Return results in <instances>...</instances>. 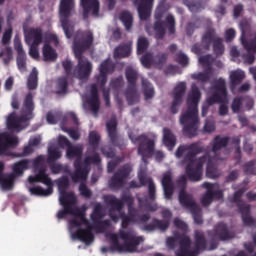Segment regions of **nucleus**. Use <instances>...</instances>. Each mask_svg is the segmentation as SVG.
<instances>
[{
	"label": "nucleus",
	"mask_w": 256,
	"mask_h": 256,
	"mask_svg": "<svg viewBox=\"0 0 256 256\" xmlns=\"http://www.w3.org/2000/svg\"><path fill=\"white\" fill-rule=\"evenodd\" d=\"M141 83L145 100L149 101V99H153L155 97V88L153 87V84L146 78H142Z\"/></svg>",
	"instance_id": "nucleus-39"
},
{
	"label": "nucleus",
	"mask_w": 256,
	"mask_h": 256,
	"mask_svg": "<svg viewBox=\"0 0 256 256\" xmlns=\"http://www.w3.org/2000/svg\"><path fill=\"white\" fill-rule=\"evenodd\" d=\"M60 205L63 210L58 211L57 219H65L67 215H74L75 218L70 220L72 227H81L82 225H89V220L85 217V212L79 207H75L77 199L59 198Z\"/></svg>",
	"instance_id": "nucleus-8"
},
{
	"label": "nucleus",
	"mask_w": 256,
	"mask_h": 256,
	"mask_svg": "<svg viewBox=\"0 0 256 256\" xmlns=\"http://www.w3.org/2000/svg\"><path fill=\"white\" fill-rule=\"evenodd\" d=\"M92 227L87 226V229H78L76 232L72 234L73 239H78L79 241H82V243H85V245H91L93 241H95V236L92 232Z\"/></svg>",
	"instance_id": "nucleus-29"
},
{
	"label": "nucleus",
	"mask_w": 256,
	"mask_h": 256,
	"mask_svg": "<svg viewBox=\"0 0 256 256\" xmlns=\"http://www.w3.org/2000/svg\"><path fill=\"white\" fill-rule=\"evenodd\" d=\"M125 77L128 83L125 97L128 101V105H134L137 99V79H139V72L132 67H127L125 70Z\"/></svg>",
	"instance_id": "nucleus-15"
},
{
	"label": "nucleus",
	"mask_w": 256,
	"mask_h": 256,
	"mask_svg": "<svg viewBox=\"0 0 256 256\" xmlns=\"http://www.w3.org/2000/svg\"><path fill=\"white\" fill-rule=\"evenodd\" d=\"M205 148L199 142L180 145L175 155L177 159L183 157L182 163L186 165V175L189 181L197 183L203 179V165L207 162V155L200 157L197 161V155H201Z\"/></svg>",
	"instance_id": "nucleus-1"
},
{
	"label": "nucleus",
	"mask_w": 256,
	"mask_h": 256,
	"mask_svg": "<svg viewBox=\"0 0 256 256\" xmlns=\"http://www.w3.org/2000/svg\"><path fill=\"white\" fill-rule=\"evenodd\" d=\"M24 39L27 45H41L43 43V29L29 28L25 30Z\"/></svg>",
	"instance_id": "nucleus-24"
},
{
	"label": "nucleus",
	"mask_w": 256,
	"mask_h": 256,
	"mask_svg": "<svg viewBox=\"0 0 256 256\" xmlns=\"http://www.w3.org/2000/svg\"><path fill=\"white\" fill-rule=\"evenodd\" d=\"M161 183L164 191V197L165 199L170 201V199H173V193L175 191V184L173 183V173H171V171L164 172Z\"/></svg>",
	"instance_id": "nucleus-25"
},
{
	"label": "nucleus",
	"mask_w": 256,
	"mask_h": 256,
	"mask_svg": "<svg viewBox=\"0 0 256 256\" xmlns=\"http://www.w3.org/2000/svg\"><path fill=\"white\" fill-rule=\"evenodd\" d=\"M33 111H35V100L33 99V93L29 92L24 97L21 116H17L15 112L8 116L7 127L9 131H21L23 129V123H27V121H31L35 117Z\"/></svg>",
	"instance_id": "nucleus-5"
},
{
	"label": "nucleus",
	"mask_w": 256,
	"mask_h": 256,
	"mask_svg": "<svg viewBox=\"0 0 256 256\" xmlns=\"http://www.w3.org/2000/svg\"><path fill=\"white\" fill-rule=\"evenodd\" d=\"M243 79H245V72L243 71H232L230 73V89L231 91H235L237 89L238 85H241L243 83Z\"/></svg>",
	"instance_id": "nucleus-38"
},
{
	"label": "nucleus",
	"mask_w": 256,
	"mask_h": 256,
	"mask_svg": "<svg viewBox=\"0 0 256 256\" xmlns=\"http://www.w3.org/2000/svg\"><path fill=\"white\" fill-rule=\"evenodd\" d=\"M104 201L110 207L109 211H122L126 203L128 215H120L122 219V229H127L131 223L138 225V223H147V221L151 220V214L148 212L139 215V210L133 207L135 199H133L131 194H123L121 199H118L114 195H108L104 197Z\"/></svg>",
	"instance_id": "nucleus-3"
},
{
	"label": "nucleus",
	"mask_w": 256,
	"mask_h": 256,
	"mask_svg": "<svg viewBox=\"0 0 256 256\" xmlns=\"http://www.w3.org/2000/svg\"><path fill=\"white\" fill-rule=\"evenodd\" d=\"M169 8L165 5V3H161L158 5L155 11V22L153 26V30L155 32V37L159 40L163 39L165 37L167 30L169 35H175V17L172 14H168ZM165 20L162 21L163 17H165Z\"/></svg>",
	"instance_id": "nucleus-6"
},
{
	"label": "nucleus",
	"mask_w": 256,
	"mask_h": 256,
	"mask_svg": "<svg viewBox=\"0 0 256 256\" xmlns=\"http://www.w3.org/2000/svg\"><path fill=\"white\" fill-rule=\"evenodd\" d=\"M28 182L31 185H33V183H43L47 185V187H53V181L49 177V174H47V168H45V166H41L35 176H29Z\"/></svg>",
	"instance_id": "nucleus-28"
},
{
	"label": "nucleus",
	"mask_w": 256,
	"mask_h": 256,
	"mask_svg": "<svg viewBox=\"0 0 256 256\" xmlns=\"http://www.w3.org/2000/svg\"><path fill=\"white\" fill-rule=\"evenodd\" d=\"M67 159H75L74 161V172L70 173V177L73 183H79V181H86L89 176V170L83 166V147L82 146H70L66 149Z\"/></svg>",
	"instance_id": "nucleus-9"
},
{
	"label": "nucleus",
	"mask_w": 256,
	"mask_h": 256,
	"mask_svg": "<svg viewBox=\"0 0 256 256\" xmlns=\"http://www.w3.org/2000/svg\"><path fill=\"white\" fill-rule=\"evenodd\" d=\"M39 83V72L37 68H33L27 79V87L29 91H35Z\"/></svg>",
	"instance_id": "nucleus-44"
},
{
	"label": "nucleus",
	"mask_w": 256,
	"mask_h": 256,
	"mask_svg": "<svg viewBox=\"0 0 256 256\" xmlns=\"http://www.w3.org/2000/svg\"><path fill=\"white\" fill-rule=\"evenodd\" d=\"M214 92L213 94L206 99L208 105H215V103H220L219 115L225 117L229 113V99L227 98V84L225 79L219 78L215 81L213 85Z\"/></svg>",
	"instance_id": "nucleus-10"
},
{
	"label": "nucleus",
	"mask_w": 256,
	"mask_h": 256,
	"mask_svg": "<svg viewBox=\"0 0 256 256\" xmlns=\"http://www.w3.org/2000/svg\"><path fill=\"white\" fill-rule=\"evenodd\" d=\"M0 185L3 191H11L15 185V174H8L0 178Z\"/></svg>",
	"instance_id": "nucleus-46"
},
{
	"label": "nucleus",
	"mask_w": 256,
	"mask_h": 256,
	"mask_svg": "<svg viewBox=\"0 0 256 256\" xmlns=\"http://www.w3.org/2000/svg\"><path fill=\"white\" fill-rule=\"evenodd\" d=\"M187 92V83L179 82L173 91V101L170 105V113L172 115H177L179 113V108L183 104V97H185V93Z\"/></svg>",
	"instance_id": "nucleus-19"
},
{
	"label": "nucleus",
	"mask_w": 256,
	"mask_h": 256,
	"mask_svg": "<svg viewBox=\"0 0 256 256\" xmlns=\"http://www.w3.org/2000/svg\"><path fill=\"white\" fill-rule=\"evenodd\" d=\"M88 143L92 149V152L95 153L99 149V143H101V135L97 131H91L88 136Z\"/></svg>",
	"instance_id": "nucleus-49"
},
{
	"label": "nucleus",
	"mask_w": 256,
	"mask_h": 256,
	"mask_svg": "<svg viewBox=\"0 0 256 256\" xmlns=\"http://www.w3.org/2000/svg\"><path fill=\"white\" fill-rule=\"evenodd\" d=\"M199 101H201V90L197 84H192L186 100L187 109L180 116V123L183 125L182 133L188 139H193L198 135Z\"/></svg>",
	"instance_id": "nucleus-2"
},
{
	"label": "nucleus",
	"mask_w": 256,
	"mask_h": 256,
	"mask_svg": "<svg viewBox=\"0 0 256 256\" xmlns=\"http://www.w3.org/2000/svg\"><path fill=\"white\" fill-rule=\"evenodd\" d=\"M42 55L44 61H56L57 60V52L51 44L49 43H44V46L42 48Z\"/></svg>",
	"instance_id": "nucleus-42"
},
{
	"label": "nucleus",
	"mask_w": 256,
	"mask_h": 256,
	"mask_svg": "<svg viewBox=\"0 0 256 256\" xmlns=\"http://www.w3.org/2000/svg\"><path fill=\"white\" fill-rule=\"evenodd\" d=\"M119 19L123 23L126 31H129L133 27V14L129 11H122L120 13Z\"/></svg>",
	"instance_id": "nucleus-51"
},
{
	"label": "nucleus",
	"mask_w": 256,
	"mask_h": 256,
	"mask_svg": "<svg viewBox=\"0 0 256 256\" xmlns=\"http://www.w3.org/2000/svg\"><path fill=\"white\" fill-rule=\"evenodd\" d=\"M191 78L195 81H200L201 83H208V81L211 79V74H209V71L207 72H198L191 75Z\"/></svg>",
	"instance_id": "nucleus-61"
},
{
	"label": "nucleus",
	"mask_w": 256,
	"mask_h": 256,
	"mask_svg": "<svg viewBox=\"0 0 256 256\" xmlns=\"http://www.w3.org/2000/svg\"><path fill=\"white\" fill-rule=\"evenodd\" d=\"M115 57H129L131 55V44L120 45L114 51Z\"/></svg>",
	"instance_id": "nucleus-55"
},
{
	"label": "nucleus",
	"mask_w": 256,
	"mask_h": 256,
	"mask_svg": "<svg viewBox=\"0 0 256 256\" xmlns=\"http://www.w3.org/2000/svg\"><path fill=\"white\" fill-rule=\"evenodd\" d=\"M239 213L242 217V222L245 227H255L256 220L251 216V206H240Z\"/></svg>",
	"instance_id": "nucleus-34"
},
{
	"label": "nucleus",
	"mask_w": 256,
	"mask_h": 256,
	"mask_svg": "<svg viewBox=\"0 0 256 256\" xmlns=\"http://www.w3.org/2000/svg\"><path fill=\"white\" fill-rule=\"evenodd\" d=\"M106 131L113 147H119V149H121V147H125V140L121 138L117 131V120L115 118L110 119L106 123Z\"/></svg>",
	"instance_id": "nucleus-21"
},
{
	"label": "nucleus",
	"mask_w": 256,
	"mask_h": 256,
	"mask_svg": "<svg viewBox=\"0 0 256 256\" xmlns=\"http://www.w3.org/2000/svg\"><path fill=\"white\" fill-rule=\"evenodd\" d=\"M3 56V64L6 67H9V64L11 63V61H13V49L9 46H6L4 50L0 51V58Z\"/></svg>",
	"instance_id": "nucleus-54"
},
{
	"label": "nucleus",
	"mask_w": 256,
	"mask_h": 256,
	"mask_svg": "<svg viewBox=\"0 0 256 256\" xmlns=\"http://www.w3.org/2000/svg\"><path fill=\"white\" fill-rule=\"evenodd\" d=\"M131 171L132 169L129 164L120 167L109 180V187L111 189H123L131 175Z\"/></svg>",
	"instance_id": "nucleus-17"
},
{
	"label": "nucleus",
	"mask_w": 256,
	"mask_h": 256,
	"mask_svg": "<svg viewBox=\"0 0 256 256\" xmlns=\"http://www.w3.org/2000/svg\"><path fill=\"white\" fill-rule=\"evenodd\" d=\"M184 5L188 7L191 13H199V11H203V9H205L203 0H184Z\"/></svg>",
	"instance_id": "nucleus-43"
},
{
	"label": "nucleus",
	"mask_w": 256,
	"mask_h": 256,
	"mask_svg": "<svg viewBox=\"0 0 256 256\" xmlns=\"http://www.w3.org/2000/svg\"><path fill=\"white\" fill-rule=\"evenodd\" d=\"M163 220H159L157 218L152 219V223L146 221L144 223H138L140 229L142 231H148L151 233L152 231H167L169 229V225L171 224V217H173V213L170 210H163L162 213Z\"/></svg>",
	"instance_id": "nucleus-14"
},
{
	"label": "nucleus",
	"mask_w": 256,
	"mask_h": 256,
	"mask_svg": "<svg viewBox=\"0 0 256 256\" xmlns=\"http://www.w3.org/2000/svg\"><path fill=\"white\" fill-rule=\"evenodd\" d=\"M69 187V178L64 176L58 180V189L60 191V199H77L73 192H67Z\"/></svg>",
	"instance_id": "nucleus-32"
},
{
	"label": "nucleus",
	"mask_w": 256,
	"mask_h": 256,
	"mask_svg": "<svg viewBox=\"0 0 256 256\" xmlns=\"http://www.w3.org/2000/svg\"><path fill=\"white\" fill-rule=\"evenodd\" d=\"M29 192L31 195H36V197H49V195H53V186H49L47 189H43L41 186H34L29 188Z\"/></svg>",
	"instance_id": "nucleus-45"
},
{
	"label": "nucleus",
	"mask_w": 256,
	"mask_h": 256,
	"mask_svg": "<svg viewBox=\"0 0 256 256\" xmlns=\"http://www.w3.org/2000/svg\"><path fill=\"white\" fill-rule=\"evenodd\" d=\"M78 61L77 67L73 70V77L77 79H89L93 72V64L85 56H75Z\"/></svg>",
	"instance_id": "nucleus-18"
},
{
	"label": "nucleus",
	"mask_w": 256,
	"mask_h": 256,
	"mask_svg": "<svg viewBox=\"0 0 256 256\" xmlns=\"http://www.w3.org/2000/svg\"><path fill=\"white\" fill-rule=\"evenodd\" d=\"M194 255H198L201 251H207V238L205 234L199 230H196L194 233Z\"/></svg>",
	"instance_id": "nucleus-31"
},
{
	"label": "nucleus",
	"mask_w": 256,
	"mask_h": 256,
	"mask_svg": "<svg viewBox=\"0 0 256 256\" xmlns=\"http://www.w3.org/2000/svg\"><path fill=\"white\" fill-rule=\"evenodd\" d=\"M154 55L151 52H147L140 58L141 64L145 69H149L153 65Z\"/></svg>",
	"instance_id": "nucleus-59"
},
{
	"label": "nucleus",
	"mask_w": 256,
	"mask_h": 256,
	"mask_svg": "<svg viewBox=\"0 0 256 256\" xmlns=\"http://www.w3.org/2000/svg\"><path fill=\"white\" fill-rule=\"evenodd\" d=\"M118 235L111 234V245L110 247H102V253H109V251H117V253H139V245L145 241L143 236H137L133 230H120ZM119 237L124 241L123 244L119 243Z\"/></svg>",
	"instance_id": "nucleus-4"
},
{
	"label": "nucleus",
	"mask_w": 256,
	"mask_h": 256,
	"mask_svg": "<svg viewBox=\"0 0 256 256\" xmlns=\"http://www.w3.org/2000/svg\"><path fill=\"white\" fill-rule=\"evenodd\" d=\"M125 85V80H123V76H118L110 81V89L115 91V93H119L121 89Z\"/></svg>",
	"instance_id": "nucleus-58"
},
{
	"label": "nucleus",
	"mask_w": 256,
	"mask_h": 256,
	"mask_svg": "<svg viewBox=\"0 0 256 256\" xmlns=\"http://www.w3.org/2000/svg\"><path fill=\"white\" fill-rule=\"evenodd\" d=\"M128 137L134 145L138 144V155H141L144 163H147V159H151L155 155V140L149 138L147 134L136 136L130 132Z\"/></svg>",
	"instance_id": "nucleus-12"
},
{
	"label": "nucleus",
	"mask_w": 256,
	"mask_h": 256,
	"mask_svg": "<svg viewBox=\"0 0 256 256\" xmlns=\"http://www.w3.org/2000/svg\"><path fill=\"white\" fill-rule=\"evenodd\" d=\"M180 205L183 207V209H186L187 211H193L194 209H197L199 207V204L195 202V198H193V195L188 194L185 191H180L178 196Z\"/></svg>",
	"instance_id": "nucleus-30"
},
{
	"label": "nucleus",
	"mask_w": 256,
	"mask_h": 256,
	"mask_svg": "<svg viewBox=\"0 0 256 256\" xmlns=\"http://www.w3.org/2000/svg\"><path fill=\"white\" fill-rule=\"evenodd\" d=\"M95 38L93 37V32L84 31L82 32L81 38H75L73 41V51L75 57H83L85 51H89L93 45Z\"/></svg>",
	"instance_id": "nucleus-16"
},
{
	"label": "nucleus",
	"mask_w": 256,
	"mask_h": 256,
	"mask_svg": "<svg viewBox=\"0 0 256 256\" xmlns=\"http://www.w3.org/2000/svg\"><path fill=\"white\" fill-rule=\"evenodd\" d=\"M153 3H155V0H134V5L137 6L138 15L141 21H147V19L151 17Z\"/></svg>",
	"instance_id": "nucleus-23"
},
{
	"label": "nucleus",
	"mask_w": 256,
	"mask_h": 256,
	"mask_svg": "<svg viewBox=\"0 0 256 256\" xmlns=\"http://www.w3.org/2000/svg\"><path fill=\"white\" fill-rule=\"evenodd\" d=\"M138 179L141 187L148 185V195L145 198H138V207L139 209H145L147 213H155L157 211V204L153 203L157 199L155 182H153V178L146 177L145 174H140Z\"/></svg>",
	"instance_id": "nucleus-11"
},
{
	"label": "nucleus",
	"mask_w": 256,
	"mask_h": 256,
	"mask_svg": "<svg viewBox=\"0 0 256 256\" xmlns=\"http://www.w3.org/2000/svg\"><path fill=\"white\" fill-rule=\"evenodd\" d=\"M99 71L105 75H111L115 72V63L107 58L100 64Z\"/></svg>",
	"instance_id": "nucleus-50"
},
{
	"label": "nucleus",
	"mask_w": 256,
	"mask_h": 256,
	"mask_svg": "<svg viewBox=\"0 0 256 256\" xmlns=\"http://www.w3.org/2000/svg\"><path fill=\"white\" fill-rule=\"evenodd\" d=\"M221 173H219V170L211 161H208L207 167H206V177L208 179H218L220 177Z\"/></svg>",
	"instance_id": "nucleus-56"
},
{
	"label": "nucleus",
	"mask_w": 256,
	"mask_h": 256,
	"mask_svg": "<svg viewBox=\"0 0 256 256\" xmlns=\"http://www.w3.org/2000/svg\"><path fill=\"white\" fill-rule=\"evenodd\" d=\"M73 11H75V0H60L59 19L67 39L73 37V31L75 29V27L71 25V22H69V17L73 15Z\"/></svg>",
	"instance_id": "nucleus-13"
},
{
	"label": "nucleus",
	"mask_w": 256,
	"mask_h": 256,
	"mask_svg": "<svg viewBox=\"0 0 256 256\" xmlns=\"http://www.w3.org/2000/svg\"><path fill=\"white\" fill-rule=\"evenodd\" d=\"M16 65L20 73H25L27 71V55L17 56Z\"/></svg>",
	"instance_id": "nucleus-60"
},
{
	"label": "nucleus",
	"mask_w": 256,
	"mask_h": 256,
	"mask_svg": "<svg viewBox=\"0 0 256 256\" xmlns=\"http://www.w3.org/2000/svg\"><path fill=\"white\" fill-rule=\"evenodd\" d=\"M149 49V40L146 37L140 36L137 40V54L143 55Z\"/></svg>",
	"instance_id": "nucleus-57"
},
{
	"label": "nucleus",
	"mask_w": 256,
	"mask_h": 256,
	"mask_svg": "<svg viewBox=\"0 0 256 256\" xmlns=\"http://www.w3.org/2000/svg\"><path fill=\"white\" fill-rule=\"evenodd\" d=\"M194 222L196 223V225H203V216H202V210L201 207H196L194 208L192 211H190Z\"/></svg>",
	"instance_id": "nucleus-63"
},
{
	"label": "nucleus",
	"mask_w": 256,
	"mask_h": 256,
	"mask_svg": "<svg viewBox=\"0 0 256 256\" xmlns=\"http://www.w3.org/2000/svg\"><path fill=\"white\" fill-rule=\"evenodd\" d=\"M167 59H169V53L159 52L154 55L153 67L156 69H163V67H165V63H167Z\"/></svg>",
	"instance_id": "nucleus-47"
},
{
	"label": "nucleus",
	"mask_w": 256,
	"mask_h": 256,
	"mask_svg": "<svg viewBox=\"0 0 256 256\" xmlns=\"http://www.w3.org/2000/svg\"><path fill=\"white\" fill-rule=\"evenodd\" d=\"M240 41L245 51H252V53H256V32L252 33L248 39L245 38V36L240 38Z\"/></svg>",
	"instance_id": "nucleus-40"
},
{
	"label": "nucleus",
	"mask_w": 256,
	"mask_h": 256,
	"mask_svg": "<svg viewBox=\"0 0 256 256\" xmlns=\"http://www.w3.org/2000/svg\"><path fill=\"white\" fill-rule=\"evenodd\" d=\"M203 189H207L206 193L201 197L202 207H209L213 203V184L204 182L202 184Z\"/></svg>",
	"instance_id": "nucleus-37"
},
{
	"label": "nucleus",
	"mask_w": 256,
	"mask_h": 256,
	"mask_svg": "<svg viewBox=\"0 0 256 256\" xmlns=\"http://www.w3.org/2000/svg\"><path fill=\"white\" fill-rule=\"evenodd\" d=\"M85 181H87V179L78 181V183H80L79 192H80V195H82V197H85L86 199H90V197H91V195H93V193L91 192L89 187H87V184H85Z\"/></svg>",
	"instance_id": "nucleus-62"
},
{
	"label": "nucleus",
	"mask_w": 256,
	"mask_h": 256,
	"mask_svg": "<svg viewBox=\"0 0 256 256\" xmlns=\"http://www.w3.org/2000/svg\"><path fill=\"white\" fill-rule=\"evenodd\" d=\"M245 191H247L246 186L238 189L233 195L232 203H236V206L238 207V211H241V206L242 207H249L250 206L249 204L245 203V201L241 200Z\"/></svg>",
	"instance_id": "nucleus-41"
},
{
	"label": "nucleus",
	"mask_w": 256,
	"mask_h": 256,
	"mask_svg": "<svg viewBox=\"0 0 256 256\" xmlns=\"http://www.w3.org/2000/svg\"><path fill=\"white\" fill-rule=\"evenodd\" d=\"M163 144L169 151H173L175 149V145H177V136L173 133V131L169 128H163Z\"/></svg>",
	"instance_id": "nucleus-33"
},
{
	"label": "nucleus",
	"mask_w": 256,
	"mask_h": 256,
	"mask_svg": "<svg viewBox=\"0 0 256 256\" xmlns=\"http://www.w3.org/2000/svg\"><path fill=\"white\" fill-rule=\"evenodd\" d=\"M29 165H31V160L24 159L20 160L13 164L11 175H14V177H22V175L29 169Z\"/></svg>",
	"instance_id": "nucleus-36"
},
{
	"label": "nucleus",
	"mask_w": 256,
	"mask_h": 256,
	"mask_svg": "<svg viewBox=\"0 0 256 256\" xmlns=\"http://www.w3.org/2000/svg\"><path fill=\"white\" fill-rule=\"evenodd\" d=\"M86 103L92 113L97 115L101 109V100L99 99V89L97 84H92L90 89V96L86 97Z\"/></svg>",
	"instance_id": "nucleus-22"
},
{
	"label": "nucleus",
	"mask_w": 256,
	"mask_h": 256,
	"mask_svg": "<svg viewBox=\"0 0 256 256\" xmlns=\"http://www.w3.org/2000/svg\"><path fill=\"white\" fill-rule=\"evenodd\" d=\"M213 43V51L215 55H223L225 53V46L223 45V38L217 36L215 28L209 27L202 35L201 43H196L192 46V53L195 55H202L205 51L211 49Z\"/></svg>",
	"instance_id": "nucleus-7"
},
{
	"label": "nucleus",
	"mask_w": 256,
	"mask_h": 256,
	"mask_svg": "<svg viewBox=\"0 0 256 256\" xmlns=\"http://www.w3.org/2000/svg\"><path fill=\"white\" fill-rule=\"evenodd\" d=\"M61 157L62 153L59 147L53 145L48 147L47 163H55V161H59Z\"/></svg>",
	"instance_id": "nucleus-48"
},
{
	"label": "nucleus",
	"mask_w": 256,
	"mask_h": 256,
	"mask_svg": "<svg viewBox=\"0 0 256 256\" xmlns=\"http://www.w3.org/2000/svg\"><path fill=\"white\" fill-rule=\"evenodd\" d=\"M51 173L53 175H59V173H69V166L59 164L57 162L48 163Z\"/></svg>",
	"instance_id": "nucleus-53"
},
{
	"label": "nucleus",
	"mask_w": 256,
	"mask_h": 256,
	"mask_svg": "<svg viewBox=\"0 0 256 256\" xmlns=\"http://www.w3.org/2000/svg\"><path fill=\"white\" fill-rule=\"evenodd\" d=\"M19 145V139L15 136H9L5 133L0 134V157L7 155L9 147H17Z\"/></svg>",
	"instance_id": "nucleus-27"
},
{
	"label": "nucleus",
	"mask_w": 256,
	"mask_h": 256,
	"mask_svg": "<svg viewBox=\"0 0 256 256\" xmlns=\"http://www.w3.org/2000/svg\"><path fill=\"white\" fill-rule=\"evenodd\" d=\"M98 219H103V206L101 205V203H97L94 206L92 214V221H94V223H97Z\"/></svg>",
	"instance_id": "nucleus-64"
},
{
	"label": "nucleus",
	"mask_w": 256,
	"mask_h": 256,
	"mask_svg": "<svg viewBox=\"0 0 256 256\" xmlns=\"http://www.w3.org/2000/svg\"><path fill=\"white\" fill-rule=\"evenodd\" d=\"M80 5L83 9V19L89 18V13L97 17L99 15L100 3L99 0H80Z\"/></svg>",
	"instance_id": "nucleus-26"
},
{
	"label": "nucleus",
	"mask_w": 256,
	"mask_h": 256,
	"mask_svg": "<svg viewBox=\"0 0 256 256\" xmlns=\"http://www.w3.org/2000/svg\"><path fill=\"white\" fill-rule=\"evenodd\" d=\"M208 237L218 239V241H229L235 237V232L231 231L225 222H219L213 230L208 231Z\"/></svg>",
	"instance_id": "nucleus-20"
},
{
	"label": "nucleus",
	"mask_w": 256,
	"mask_h": 256,
	"mask_svg": "<svg viewBox=\"0 0 256 256\" xmlns=\"http://www.w3.org/2000/svg\"><path fill=\"white\" fill-rule=\"evenodd\" d=\"M56 89V95H65L67 93V89H69V80H67V77L58 78Z\"/></svg>",
	"instance_id": "nucleus-52"
},
{
	"label": "nucleus",
	"mask_w": 256,
	"mask_h": 256,
	"mask_svg": "<svg viewBox=\"0 0 256 256\" xmlns=\"http://www.w3.org/2000/svg\"><path fill=\"white\" fill-rule=\"evenodd\" d=\"M229 141H231V138L229 136L221 137L220 135H216L212 141V153H214V155H217L218 151H221V149H225V147L229 145Z\"/></svg>",
	"instance_id": "nucleus-35"
}]
</instances>
